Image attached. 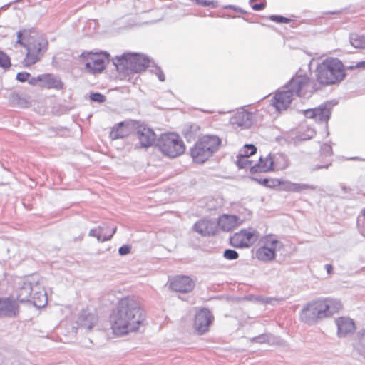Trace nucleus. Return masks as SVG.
<instances>
[{"label": "nucleus", "instance_id": "obj_41", "mask_svg": "<svg viewBox=\"0 0 365 365\" xmlns=\"http://www.w3.org/2000/svg\"><path fill=\"white\" fill-rule=\"evenodd\" d=\"M27 82L31 86H36L38 83L40 86H41V75H38L36 77L31 76L30 75L29 79L27 81Z\"/></svg>", "mask_w": 365, "mask_h": 365}, {"label": "nucleus", "instance_id": "obj_40", "mask_svg": "<svg viewBox=\"0 0 365 365\" xmlns=\"http://www.w3.org/2000/svg\"><path fill=\"white\" fill-rule=\"evenodd\" d=\"M30 77V73L28 72H19L16 74V79L19 82L24 83L26 82Z\"/></svg>", "mask_w": 365, "mask_h": 365}, {"label": "nucleus", "instance_id": "obj_36", "mask_svg": "<svg viewBox=\"0 0 365 365\" xmlns=\"http://www.w3.org/2000/svg\"><path fill=\"white\" fill-rule=\"evenodd\" d=\"M356 346L365 351V331L356 335Z\"/></svg>", "mask_w": 365, "mask_h": 365}, {"label": "nucleus", "instance_id": "obj_10", "mask_svg": "<svg viewBox=\"0 0 365 365\" xmlns=\"http://www.w3.org/2000/svg\"><path fill=\"white\" fill-rule=\"evenodd\" d=\"M310 78L304 71L299 70L289 81L286 86V89L294 95L302 96H304L310 86Z\"/></svg>", "mask_w": 365, "mask_h": 365}, {"label": "nucleus", "instance_id": "obj_11", "mask_svg": "<svg viewBox=\"0 0 365 365\" xmlns=\"http://www.w3.org/2000/svg\"><path fill=\"white\" fill-rule=\"evenodd\" d=\"M259 238L257 231L248 228L242 229L230 238V243L237 248H246L254 244Z\"/></svg>", "mask_w": 365, "mask_h": 365}, {"label": "nucleus", "instance_id": "obj_25", "mask_svg": "<svg viewBox=\"0 0 365 365\" xmlns=\"http://www.w3.org/2000/svg\"><path fill=\"white\" fill-rule=\"evenodd\" d=\"M46 88H55L61 90L63 88V83L60 78L51 73L41 74V86Z\"/></svg>", "mask_w": 365, "mask_h": 365}, {"label": "nucleus", "instance_id": "obj_24", "mask_svg": "<svg viewBox=\"0 0 365 365\" xmlns=\"http://www.w3.org/2000/svg\"><path fill=\"white\" fill-rule=\"evenodd\" d=\"M114 235V227L103 225L98 227L91 229L89 235L96 237L98 241L104 242L111 239Z\"/></svg>", "mask_w": 365, "mask_h": 365}, {"label": "nucleus", "instance_id": "obj_50", "mask_svg": "<svg viewBox=\"0 0 365 365\" xmlns=\"http://www.w3.org/2000/svg\"><path fill=\"white\" fill-rule=\"evenodd\" d=\"M158 78L161 81H165V76L163 73H160L158 75Z\"/></svg>", "mask_w": 365, "mask_h": 365}, {"label": "nucleus", "instance_id": "obj_4", "mask_svg": "<svg viewBox=\"0 0 365 365\" xmlns=\"http://www.w3.org/2000/svg\"><path fill=\"white\" fill-rule=\"evenodd\" d=\"M314 76L316 81L321 86L334 85L344 79L345 68L337 58L328 57L317 64Z\"/></svg>", "mask_w": 365, "mask_h": 365}, {"label": "nucleus", "instance_id": "obj_35", "mask_svg": "<svg viewBox=\"0 0 365 365\" xmlns=\"http://www.w3.org/2000/svg\"><path fill=\"white\" fill-rule=\"evenodd\" d=\"M269 19L279 24H289L292 21V19L279 15H271L269 16Z\"/></svg>", "mask_w": 365, "mask_h": 365}, {"label": "nucleus", "instance_id": "obj_38", "mask_svg": "<svg viewBox=\"0 0 365 365\" xmlns=\"http://www.w3.org/2000/svg\"><path fill=\"white\" fill-rule=\"evenodd\" d=\"M192 2L201 5L202 6H211V7H216L217 4L214 1L211 0H191Z\"/></svg>", "mask_w": 365, "mask_h": 365}, {"label": "nucleus", "instance_id": "obj_7", "mask_svg": "<svg viewBox=\"0 0 365 365\" xmlns=\"http://www.w3.org/2000/svg\"><path fill=\"white\" fill-rule=\"evenodd\" d=\"M220 138H200L191 148L190 155L194 163L202 164L217 150Z\"/></svg>", "mask_w": 365, "mask_h": 365}, {"label": "nucleus", "instance_id": "obj_28", "mask_svg": "<svg viewBox=\"0 0 365 365\" xmlns=\"http://www.w3.org/2000/svg\"><path fill=\"white\" fill-rule=\"evenodd\" d=\"M314 187L306 183L289 182L286 190L292 192H302L308 190H314Z\"/></svg>", "mask_w": 365, "mask_h": 365}, {"label": "nucleus", "instance_id": "obj_47", "mask_svg": "<svg viewBox=\"0 0 365 365\" xmlns=\"http://www.w3.org/2000/svg\"><path fill=\"white\" fill-rule=\"evenodd\" d=\"M264 7H265V3H264V2L259 3V4H255L252 6V8L255 11H260V10L263 9Z\"/></svg>", "mask_w": 365, "mask_h": 365}, {"label": "nucleus", "instance_id": "obj_9", "mask_svg": "<svg viewBox=\"0 0 365 365\" xmlns=\"http://www.w3.org/2000/svg\"><path fill=\"white\" fill-rule=\"evenodd\" d=\"M289 163L282 155L261 156L251 168V174L267 173L272 170H282L287 168Z\"/></svg>", "mask_w": 365, "mask_h": 365}, {"label": "nucleus", "instance_id": "obj_1", "mask_svg": "<svg viewBox=\"0 0 365 365\" xmlns=\"http://www.w3.org/2000/svg\"><path fill=\"white\" fill-rule=\"evenodd\" d=\"M145 320V313L138 302L131 297L122 299L115 317V336L138 331Z\"/></svg>", "mask_w": 365, "mask_h": 365}, {"label": "nucleus", "instance_id": "obj_15", "mask_svg": "<svg viewBox=\"0 0 365 365\" xmlns=\"http://www.w3.org/2000/svg\"><path fill=\"white\" fill-rule=\"evenodd\" d=\"M19 313V304L14 297H0V318H14L16 317Z\"/></svg>", "mask_w": 365, "mask_h": 365}, {"label": "nucleus", "instance_id": "obj_39", "mask_svg": "<svg viewBox=\"0 0 365 365\" xmlns=\"http://www.w3.org/2000/svg\"><path fill=\"white\" fill-rule=\"evenodd\" d=\"M90 98L91 101L98 103H103L106 101V97L101 93H91L90 95Z\"/></svg>", "mask_w": 365, "mask_h": 365}, {"label": "nucleus", "instance_id": "obj_46", "mask_svg": "<svg viewBox=\"0 0 365 365\" xmlns=\"http://www.w3.org/2000/svg\"><path fill=\"white\" fill-rule=\"evenodd\" d=\"M324 155H331L332 154V148L329 144H325L322 148Z\"/></svg>", "mask_w": 365, "mask_h": 365}, {"label": "nucleus", "instance_id": "obj_18", "mask_svg": "<svg viewBox=\"0 0 365 365\" xmlns=\"http://www.w3.org/2000/svg\"><path fill=\"white\" fill-rule=\"evenodd\" d=\"M193 230L202 236H210L217 233V226L212 220L202 219L194 224Z\"/></svg>", "mask_w": 365, "mask_h": 365}, {"label": "nucleus", "instance_id": "obj_42", "mask_svg": "<svg viewBox=\"0 0 365 365\" xmlns=\"http://www.w3.org/2000/svg\"><path fill=\"white\" fill-rule=\"evenodd\" d=\"M125 123H126V122H125V123H119V124L118 125V127H117L116 130H117V131L119 133V134H118V135H120V134H121V135H123V134H124V133H123V130H125V133L126 134H128V135L132 133V131H129V130H128L126 129ZM120 138H123V135H120Z\"/></svg>", "mask_w": 365, "mask_h": 365}, {"label": "nucleus", "instance_id": "obj_53", "mask_svg": "<svg viewBox=\"0 0 365 365\" xmlns=\"http://www.w3.org/2000/svg\"><path fill=\"white\" fill-rule=\"evenodd\" d=\"M361 214L364 216V217L365 218V208L362 210Z\"/></svg>", "mask_w": 365, "mask_h": 365}, {"label": "nucleus", "instance_id": "obj_20", "mask_svg": "<svg viewBox=\"0 0 365 365\" xmlns=\"http://www.w3.org/2000/svg\"><path fill=\"white\" fill-rule=\"evenodd\" d=\"M336 324L337 326V334L340 337L346 336L356 329L354 322L349 317H339L336 320Z\"/></svg>", "mask_w": 365, "mask_h": 365}, {"label": "nucleus", "instance_id": "obj_16", "mask_svg": "<svg viewBox=\"0 0 365 365\" xmlns=\"http://www.w3.org/2000/svg\"><path fill=\"white\" fill-rule=\"evenodd\" d=\"M212 317L210 311L206 309H200L195 316L194 326L196 331L200 334L206 332L212 323Z\"/></svg>", "mask_w": 365, "mask_h": 365}, {"label": "nucleus", "instance_id": "obj_33", "mask_svg": "<svg viewBox=\"0 0 365 365\" xmlns=\"http://www.w3.org/2000/svg\"><path fill=\"white\" fill-rule=\"evenodd\" d=\"M257 152V148L253 144H245L239 151L240 155H243L245 156L250 157L253 155Z\"/></svg>", "mask_w": 365, "mask_h": 365}, {"label": "nucleus", "instance_id": "obj_32", "mask_svg": "<svg viewBox=\"0 0 365 365\" xmlns=\"http://www.w3.org/2000/svg\"><path fill=\"white\" fill-rule=\"evenodd\" d=\"M330 116V110L325 106L316 108L315 120L319 121H327Z\"/></svg>", "mask_w": 365, "mask_h": 365}, {"label": "nucleus", "instance_id": "obj_30", "mask_svg": "<svg viewBox=\"0 0 365 365\" xmlns=\"http://www.w3.org/2000/svg\"><path fill=\"white\" fill-rule=\"evenodd\" d=\"M350 43L356 48L365 49V36L353 34L350 36Z\"/></svg>", "mask_w": 365, "mask_h": 365}, {"label": "nucleus", "instance_id": "obj_8", "mask_svg": "<svg viewBox=\"0 0 365 365\" xmlns=\"http://www.w3.org/2000/svg\"><path fill=\"white\" fill-rule=\"evenodd\" d=\"M109 54L106 52H83L80 60L84 63L85 71L92 75L101 73L109 63Z\"/></svg>", "mask_w": 365, "mask_h": 365}, {"label": "nucleus", "instance_id": "obj_48", "mask_svg": "<svg viewBox=\"0 0 365 365\" xmlns=\"http://www.w3.org/2000/svg\"><path fill=\"white\" fill-rule=\"evenodd\" d=\"M155 138H146L147 140V143H142V147L143 148H148L150 145H152L153 144V140H155Z\"/></svg>", "mask_w": 365, "mask_h": 365}, {"label": "nucleus", "instance_id": "obj_31", "mask_svg": "<svg viewBox=\"0 0 365 365\" xmlns=\"http://www.w3.org/2000/svg\"><path fill=\"white\" fill-rule=\"evenodd\" d=\"M257 181L260 185L269 188H276L283 183L279 179L272 178L257 179Z\"/></svg>", "mask_w": 365, "mask_h": 365}, {"label": "nucleus", "instance_id": "obj_54", "mask_svg": "<svg viewBox=\"0 0 365 365\" xmlns=\"http://www.w3.org/2000/svg\"><path fill=\"white\" fill-rule=\"evenodd\" d=\"M114 132V127L113 128H111V130H110V135H112V133Z\"/></svg>", "mask_w": 365, "mask_h": 365}, {"label": "nucleus", "instance_id": "obj_17", "mask_svg": "<svg viewBox=\"0 0 365 365\" xmlns=\"http://www.w3.org/2000/svg\"><path fill=\"white\" fill-rule=\"evenodd\" d=\"M293 96L287 89L277 91L272 99V105L278 111L286 110L290 105Z\"/></svg>", "mask_w": 365, "mask_h": 365}, {"label": "nucleus", "instance_id": "obj_22", "mask_svg": "<svg viewBox=\"0 0 365 365\" xmlns=\"http://www.w3.org/2000/svg\"><path fill=\"white\" fill-rule=\"evenodd\" d=\"M242 221L235 215L224 214L219 217L217 225L222 230L228 232L241 225Z\"/></svg>", "mask_w": 365, "mask_h": 365}, {"label": "nucleus", "instance_id": "obj_6", "mask_svg": "<svg viewBox=\"0 0 365 365\" xmlns=\"http://www.w3.org/2000/svg\"><path fill=\"white\" fill-rule=\"evenodd\" d=\"M283 247V245L277 236L269 234L259 240V247L255 254L256 258L262 262H272L276 258V253Z\"/></svg>", "mask_w": 365, "mask_h": 365}, {"label": "nucleus", "instance_id": "obj_2", "mask_svg": "<svg viewBox=\"0 0 365 365\" xmlns=\"http://www.w3.org/2000/svg\"><path fill=\"white\" fill-rule=\"evenodd\" d=\"M16 44L26 49L23 60L24 66L29 67L38 62L48 49V41L34 27L23 29L16 33Z\"/></svg>", "mask_w": 365, "mask_h": 365}, {"label": "nucleus", "instance_id": "obj_51", "mask_svg": "<svg viewBox=\"0 0 365 365\" xmlns=\"http://www.w3.org/2000/svg\"><path fill=\"white\" fill-rule=\"evenodd\" d=\"M110 329H112L113 333H114V322L110 321Z\"/></svg>", "mask_w": 365, "mask_h": 365}, {"label": "nucleus", "instance_id": "obj_56", "mask_svg": "<svg viewBox=\"0 0 365 365\" xmlns=\"http://www.w3.org/2000/svg\"><path fill=\"white\" fill-rule=\"evenodd\" d=\"M114 314V311H113L110 314V318L112 317V315Z\"/></svg>", "mask_w": 365, "mask_h": 365}, {"label": "nucleus", "instance_id": "obj_21", "mask_svg": "<svg viewBox=\"0 0 365 365\" xmlns=\"http://www.w3.org/2000/svg\"><path fill=\"white\" fill-rule=\"evenodd\" d=\"M7 98L9 105L12 107L26 108L31 106V98L26 93L12 91Z\"/></svg>", "mask_w": 365, "mask_h": 365}, {"label": "nucleus", "instance_id": "obj_52", "mask_svg": "<svg viewBox=\"0 0 365 365\" xmlns=\"http://www.w3.org/2000/svg\"><path fill=\"white\" fill-rule=\"evenodd\" d=\"M192 128H195L196 130H200V127H198V126H195V127L194 126H191L190 129H192Z\"/></svg>", "mask_w": 365, "mask_h": 365}, {"label": "nucleus", "instance_id": "obj_27", "mask_svg": "<svg viewBox=\"0 0 365 365\" xmlns=\"http://www.w3.org/2000/svg\"><path fill=\"white\" fill-rule=\"evenodd\" d=\"M34 291V284L31 282H24L17 291L16 299L17 302H30L32 299V294Z\"/></svg>", "mask_w": 365, "mask_h": 365}, {"label": "nucleus", "instance_id": "obj_43", "mask_svg": "<svg viewBox=\"0 0 365 365\" xmlns=\"http://www.w3.org/2000/svg\"><path fill=\"white\" fill-rule=\"evenodd\" d=\"M130 250H131L130 245H123L119 248L118 252L121 255H125L130 253Z\"/></svg>", "mask_w": 365, "mask_h": 365}, {"label": "nucleus", "instance_id": "obj_49", "mask_svg": "<svg viewBox=\"0 0 365 365\" xmlns=\"http://www.w3.org/2000/svg\"><path fill=\"white\" fill-rule=\"evenodd\" d=\"M324 267L329 274H331L333 273V267L331 264H327Z\"/></svg>", "mask_w": 365, "mask_h": 365}, {"label": "nucleus", "instance_id": "obj_23", "mask_svg": "<svg viewBox=\"0 0 365 365\" xmlns=\"http://www.w3.org/2000/svg\"><path fill=\"white\" fill-rule=\"evenodd\" d=\"M125 127L128 130L133 132L139 137H152L154 135L151 128L137 121H128L125 123Z\"/></svg>", "mask_w": 365, "mask_h": 365}, {"label": "nucleus", "instance_id": "obj_13", "mask_svg": "<svg viewBox=\"0 0 365 365\" xmlns=\"http://www.w3.org/2000/svg\"><path fill=\"white\" fill-rule=\"evenodd\" d=\"M195 287V280L187 275H175L168 280V287L175 292L190 293L194 290Z\"/></svg>", "mask_w": 365, "mask_h": 365}, {"label": "nucleus", "instance_id": "obj_12", "mask_svg": "<svg viewBox=\"0 0 365 365\" xmlns=\"http://www.w3.org/2000/svg\"><path fill=\"white\" fill-rule=\"evenodd\" d=\"M157 145L165 155L170 158L180 155L185 150V145L181 138H158Z\"/></svg>", "mask_w": 365, "mask_h": 365}, {"label": "nucleus", "instance_id": "obj_3", "mask_svg": "<svg viewBox=\"0 0 365 365\" xmlns=\"http://www.w3.org/2000/svg\"><path fill=\"white\" fill-rule=\"evenodd\" d=\"M342 309V304L338 299L321 297L314 299L303 308L299 318L305 323H312L319 319L330 317Z\"/></svg>", "mask_w": 365, "mask_h": 365}, {"label": "nucleus", "instance_id": "obj_26", "mask_svg": "<svg viewBox=\"0 0 365 365\" xmlns=\"http://www.w3.org/2000/svg\"><path fill=\"white\" fill-rule=\"evenodd\" d=\"M31 298L30 303L38 308L43 307L47 303L46 292L38 283L34 284V291Z\"/></svg>", "mask_w": 365, "mask_h": 365}, {"label": "nucleus", "instance_id": "obj_19", "mask_svg": "<svg viewBox=\"0 0 365 365\" xmlns=\"http://www.w3.org/2000/svg\"><path fill=\"white\" fill-rule=\"evenodd\" d=\"M98 322V316L94 313L88 312V310L83 309L78 318L77 324L78 328L89 331Z\"/></svg>", "mask_w": 365, "mask_h": 365}, {"label": "nucleus", "instance_id": "obj_34", "mask_svg": "<svg viewBox=\"0 0 365 365\" xmlns=\"http://www.w3.org/2000/svg\"><path fill=\"white\" fill-rule=\"evenodd\" d=\"M11 66L9 56L4 51L0 50V67L7 69Z\"/></svg>", "mask_w": 365, "mask_h": 365}, {"label": "nucleus", "instance_id": "obj_57", "mask_svg": "<svg viewBox=\"0 0 365 365\" xmlns=\"http://www.w3.org/2000/svg\"><path fill=\"white\" fill-rule=\"evenodd\" d=\"M364 235H365V232H364Z\"/></svg>", "mask_w": 365, "mask_h": 365}, {"label": "nucleus", "instance_id": "obj_44", "mask_svg": "<svg viewBox=\"0 0 365 365\" xmlns=\"http://www.w3.org/2000/svg\"><path fill=\"white\" fill-rule=\"evenodd\" d=\"M348 69L349 70H354V69H365V61H361L357 63L354 66H350L348 67Z\"/></svg>", "mask_w": 365, "mask_h": 365}, {"label": "nucleus", "instance_id": "obj_5", "mask_svg": "<svg viewBox=\"0 0 365 365\" xmlns=\"http://www.w3.org/2000/svg\"><path fill=\"white\" fill-rule=\"evenodd\" d=\"M115 68L120 80L130 78L134 73L145 71L149 66V60L138 53H126L117 58Z\"/></svg>", "mask_w": 365, "mask_h": 365}, {"label": "nucleus", "instance_id": "obj_14", "mask_svg": "<svg viewBox=\"0 0 365 365\" xmlns=\"http://www.w3.org/2000/svg\"><path fill=\"white\" fill-rule=\"evenodd\" d=\"M255 114L250 113L245 109L236 110L230 118V123L242 129L250 128L255 120Z\"/></svg>", "mask_w": 365, "mask_h": 365}, {"label": "nucleus", "instance_id": "obj_55", "mask_svg": "<svg viewBox=\"0 0 365 365\" xmlns=\"http://www.w3.org/2000/svg\"><path fill=\"white\" fill-rule=\"evenodd\" d=\"M11 365H22V364H21L20 363L17 362V363H14Z\"/></svg>", "mask_w": 365, "mask_h": 365}, {"label": "nucleus", "instance_id": "obj_37", "mask_svg": "<svg viewBox=\"0 0 365 365\" xmlns=\"http://www.w3.org/2000/svg\"><path fill=\"white\" fill-rule=\"evenodd\" d=\"M223 256L227 259L233 260L237 259L239 255L235 250L227 249L224 252Z\"/></svg>", "mask_w": 365, "mask_h": 365}, {"label": "nucleus", "instance_id": "obj_29", "mask_svg": "<svg viewBox=\"0 0 365 365\" xmlns=\"http://www.w3.org/2000/svg\"><path fill=\"white\" fill-rule=\"evenodd\" d=\"M236 165L240 169H249L251 173V168L253 167L252 161L250 160V157L238 154L236 160Z\"/></svg>", "mask_w": 365, "mask_h": 365}, {"label": "nucleus", "instance_id": "obj_45", "mask_svg": "<svg viewBox=\"0 0 365 365\" xmlns=\"http://www.w3.org/2000/svg\"><path fill=\"white\" fill-rule=\"evenodd\" d=\"M316 108L313 109H307L304 111V114L307 118L315 119Z\"/></svg>", "mask_w": 365, "mask_h": 365}]
</instances>
